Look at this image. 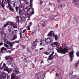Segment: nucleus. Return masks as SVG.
<instances>
[{"label":"nucleus","mask_w":79,"mask_h":79,"mask_svg":"<svg viewBox=\"0 0 79 79\" xmlns=\"http://www.w3.org/2000/svg\"><path fill=\"white\" fill-rule=\"evenodd\" d=\"M44 63V61L43 60H41V63Z\"/></svg>","instance_id":"nucleus-64"},{"label":"nucleus","mask_w":79,"mask_h":79,"mask_svg":"<svg viewBox=\"0 0 79 79\" xmlns=\"http://www.w3.org/2000/svg\"><path fill=\"white\" fill-rule=\"evenodd\" d=\"M53 54H54V52H52V54L50 55L49 56V57L48 58L49 60H52L53 58V57L55 56V55H54L53 56L52 58V57L53 56Z\"/></svg>","instance_id":"nucleus-13"},{"label":"nucleus","mask_w":79,"mask_h":79,"mask_svg":"<svg viewBox=\"0 0 79 79\" xmlns=\"http://www.w3.org/2000/svg\"><path fill=\"white\" fill-rule=\"evenodd\" d=\"M54 38L56 41V40H58V36H57L56 35H54Z\"/></svg>","instance_id":"nucleus-36"},{"label":"nucleus","mask_w":79,"mask_h":79,"mask_svg":"<svg viewBox=\"0 0 79 79\" xmlns=\"http://www.w3.org/2000/svg\"><path fill=\"white\" fill-rule=\"evenodd\" d=\"M11 77L12 79H19V76H15V74L14 73H12L11 75Z\"/></svg>","instance_id":"nucleus-6"},{"label":"nucleus","mask_w":79,"mask_h":79,"mask_svg":"<svg viewBox=\"0 0 79 79\" xmlns=\"http://www.w3.org/2000/svg\"><path fill=\"white\" fill-rule=\"evenodd\" d=\"M9 60H11V61H13V59L12 58H10Z\"/></svg>","instance_id":"nucleus-63"},{"label":"nucleus","mask_w":79,"mask_h":79,"mask_svg":"<svg viewBox=\"0 0 79 79\" xmlns=\"http://www.w3.org/2000/svg\"><path fill=\"white\" fill-rule=\"evenodd\" d=\"M56 72L57 73V74L58 75L57 76H60V73L59 72H58V71L57 70L56 71Z\"/></svg>","instance_id":"nucleus-32"},{"label":"nucleus","mask_w":79,"mask_h":79,"mask_svg":"<svg viewBox=\"0 0 79 79\" xmlns=\"http://www.w3.org/2000/svg\"><path fill=\"white\" fill-rule=\"evenodd\" d=\"M15 9L16 11L17 12H18V13H19V12H18V7H15Z\"/></svg>","instance_id":"nucleus-43"},{"label":"nucleus","mask_w":79,"mask_h":79,"mask_svg":"<svg viewBox=\"0 0 79 79\" xmlns=\"http://www.w3.org/2000/svg\"><path fill=\"white\" fill-rule=\"evenodd\" d=\"M56 50H57L58 53H63L65 55L66 53H68V50H69V48L67 47L64 48V49L63 48H59L58 49H56Z\"/></svg>","instance_id":"nucleus-2"},{"label":"nucleus","mask_w":79,"mask_h":79,"mask_svg":"<svg viewBox=\"0 0 79 79\" xmlns=\"http://www.w3.org/2000/svg\"><path fill=\"white\" fill-rule=\"evenodd\" d=\"M6 48L4 47H2L1 48V52L3 53H5L6 52Z\"/></svg>","instance_id":"nucleus-11"},{"label":"nucleus","mask_w":79,"mask_h":79,"mask_svg":"<svg viewBox=\"0 0 79 79\" xmlns=\"http://www.w3.org/2000/svg\"><path fill=\"white\" fill-rule=\"evenodd\" d=\"M6 2H7V3H9V0H6Z\"/></svg>","instance_id":"nucleus-57"},{"label":"nucleus","mask_w":79,"mask_h":79,"mask_svg":"<svg viewBox=\"0 0 79 79\" xmlns=\"http://www.w3.org/2000/svg\"><path fill=\"white\" fill-rule=\"evenodd\" d=\"M13 42L14 44H16L17 43H19V40L15 41L14 42Z\"/></svg>","instance_id":"nucleus-42"},{"label":"nucleus","mask_w":79,"mask_h":79,"mask_svg":"<svg viewBox=\"0 0 79 79\" xmlns=\"http://www.w3.org/2000/svg\"><path fill=\"white\" fill-rule=\"evenodd\" d=\"M43 3V2H42V1H41L40 3V5H41L42 4V3Z\"/></svg>","instance_id":"nucleus-54"},{"label":"nucleus","mask_w":79,"mask_h":79,"mask_svg":"<svg viewBox=\"0 0 79 79\" xmlns=\"http://www.w3.org/2000/svg\"><path fill=\"white\" fill-rule=\"evenodd\" d=\"M24 12L28 16H30V13H31V15L34 14V9H30V10H29L27 8H26L24 9Z\"/></svg>","instance_id":"nucleus-3"},{"label":"nucleus","mask_w":79,"mask_h":79,"mask_svg":"<svg viewBox=\"0 0 79 79\" xmlns=\"http://www.w3.org/2000/svg\"><path fill=\"white\" fill-rule=\"evenodd\" d=\"M50 52H44V53L45 54V55H48L50 54Z\"/></svg>","instance_id":"nucleus-37"},{"label":"nucleus","mask_w":79,"mask_h":79,"mask_svg":"<svg viewBox=\"0 0 79 79\" xmlns=\"http://www.w3.org/2000/svg\"><path fill=\"white\" fill-rule=\"evenodd\" d=\"M45 23H42V25H43V26H45Z\"/></svg>","instance_id":"nucleus-61"},{"label":"nucleus","mask_w":79,"mask_h":79,"mask_svg":"<svg viewBox=\"0 0 79 79\" xmlns=\"http://www.w3.org/2000/svg\"><path fill=\"white\" fill-rule=\"evenodd\" d=\"M14 71L16 74H18L19 73V69L17 68H15L14 69Z\"/></svg>","instance_id":"nucleus-18"},{"label":"nucleus","mask_w":79,"mask_h":79,"mask_svg":"<svg viewBox=\"0 0 79 79\" xmlns=\"http://www.w3.org/2000/svg\"><path fill=\"white\" fill-rule=\"evenodd\" d=\"M4 43H5L6 44H9L10 42V41L8 40L7 39H5L4 40Z\"/></svg>","instance_id":"nucleus-25"},{"label":"nucleus","mask_w":79,"mask_h":79,"mask_svg":"<svg viewBox=\"0 0 79 79\" xmlns=\"http://www.w3.org/2000/svg\"><path fill=\"white\" fill-rule=\"evenodd\" d=\"M60 43H58V42H53L51 44V45H52V47H60Z\"/></svg>","instance_id":"nucleus-4"},{"label":"nucleus","mask_w":79,"mask_h":79,"mask_svg":"<svg viewBox=\"0 0 79 79\" xmlns=\"http://www.w3.org/2000/svg\"><path fill=\"white\" fill-rule=\"evenodd\" d=\"M37 40H36L35 41H34L32 46V49H35V47H36V45H37Z\"/></svg>","instance_id":"nucleus-8"},{"label":"nucleus","mask_w":79,"mask_h":79,"mask_svg":"<svg viewBox=\"0 0 79 79\" xmlns=\"http://www.w3.org/2000/svg\"><path fill=\"white\" fill-rule=\"evenodd\" d=\"M41 79H43V78H44V77H43V76H41L40 77Z\"/></svg>","instance_id":"nucleus-62"},{"label":"nucleus","mask_w":79,"mask_h":79,"mask_svg":"<svg viewBox=\"0 0 79 79\" xmlns=\"http://www.w3.org/2000/svg\"><path fill=\"white\" fill-rule=\"evenodd\" d=\"M10 57L9 56H6V59L7 60H10Z\"/></svg>","instance_id":"nucleus-38"},{"label":"nucleus","mask_w":79,"mask_h":79,"mask_svg":"<svg viewBox=\"0 0 79 79\" xmlns=\"http://www.w3.org/2000/svg\"><path fill=\"white\" fill-rule=\"evenodd\" d=\"M46 42L45 40H43L41 41V43L40 44V45H42V46H45L46 45Z\"/></svg>","instance_id":"nucleus-10"},{"label":"nucleus","mask_w":79,"mask_h":79,"mask_svg":"<svg viewBox=\"0 0 79 79\" xmlns=\"http://www.w3.org/2000/svg\"><path fill=\"white\" fill-rule=\"evenodd\" d=\"M30 27L29 26L28 27V28H27V30H30Z\"/></svg>","instance_id":"nucleus-60"},{"label":"nucleus","mask_w":79,"mask_h":79,"mask_svg":"<svg viewBox=\"0 0 79 79\" xmlns=\"http://www.w3.org/2000/svg\"><path fill=\"white\" fill-rule=\"evenodd\" d=\"M34 34H35V32H33L32 33H31V35H34Z\"/></svg>","instance_id":"nucleus-50"},{"label":"nucleus","mask_w":79,"mask_h":79,"mask_svg":"<svg viewBox=\"0 0 79 79\" xmlns=\"http://www.w3.org/2000/svg\"><path fill=\"white\" fill-rule=\"evenodd\" d=\"M24 61H25V62H26V61H27V59H25L24 60Z\"/></svg>","instance_id":"nucleus-59"},{"label":"nucleus","mask_w":79,"mask_h":79,"mask_svg":"<svg viewBox=\"0 0 79 79\" xmlns=\"http://www.w3.org/2000/svg\"><path fill=\"white\" fill-rule=\"evenodd\" d=\"M7 63H8V64H11V62L10 60H9V61L7 62Z\"/></svg>","instance_id":"nucleus-49"},{"label":"nucleus","mask_w":79,"mask_h":79,"mask_svg":"<svg viewBox=\"0 0 79 79\" xmlns=\"http://www.w3.org/2000/svg\"><path fill=\"white\" fill-rule=\"evenodd\" d=\"M19 15H20L21 14V10H24V7L21 6H19Z\"/></svg>","instance_id":"nucleus-12"},{"label":"nucleus","mask_w":79,"mask_h":79,"mask_svg":"<svg viewBox=\"0 0 79 79\" xmlns=\"http://www.w3.org/2000/svg\"><path fill=\"white\" fill-rule=\"evenodd\" d=\"M69 55H70V58L71 60H70V61H72V60H73V52H69Z\"/></svg>","instance_id":"nucleus-14"},{"label":"nucleus","mask_w":79,"mask_h":79,"mask_svg":"<svg viewBox=\"0 0 79 79\" xmlns=\"http://www.w3.org/2000/svg\"><path fill=\"white\" fill-rule=\"evenodd\" d=\"M9 9L10 10L13 12H14V11H15V9H14L13 8L11 7L9 8Z\"/></svg>","instance_id":"nucleus-31"},{"label":"nucleus","mask_w":79,"mask_h":79,"mask_svg":"<svg viewBox=\"0 0 79 79\" xmlns=\"http://www.w3.org/2000/svg\"><path fill=\"white\" fill-rule=\"evenodd\" d=\"M76 55L77 56H79V52L77 51V52H76Z\"/></svg>","instance_id":"nucleus-44"},{"label":"nucleus","mask_w":79,"mask_h":79,"mask_svg":"<svg viewBox=\"0 0 79 79\" xmlns=\"http://www.w3.org/2000/svg\"><path fill=\"white\" fill-rule=\"evenodd\" d=\"M17 33H18V31L16 30H14L12 32V34L13 35H14V34H15V35H16V34H17Z\"/></svg>","instance_id":"nucleus-26"},{"label":"nucleus","mask_w":79,"mask_h":79,"mask_svg":"<svg viewBox=\"0 0 79 79\" xmlns=\"http://www.w3.org/2000/svg\"><path fill=\"white\" fill-rule=\"evenodd\" d=\"M9 24H10V22H6V23L4 24V26L5 27H6V26H8Z\"/></svg>","instance_id":"nucleus-27"},{"label":"nucleus","mask_w":79,"mask_h":79,"mask_svg":"<svg viewBox=\"0 0 79 79\" xmlns=\"http://www.w3.org/2000/svg\"><path fill=\"white\" fill-rule=\"evenodd\" d=\"M33 0H27L26 2V5H29L30 3H32Z\"/></svg>","instance_id":"nucleus-19"},{"label":"nucleus","mask_w":79,"mask_h":79,"mask_svg":"<svg viewBox=\"0 0 79 79\" xmlns=\"http://www.w3.org/2000/svg\"><path fill=\"white\" fill-rule=\"evenodd\" d=\"M26 31V29L23 30L22 32L23 33H24V32H25Z\"/></svg>","instance_id":"nucleus-55"},{"label":"nucleus","mask_w":79,"mask_h":79,"mask_svg":"<svg viewBox=\"0 0 79 79\" xmlns=\"http://www.w3.org/2000/svg\"><path fill=\"white\" fill-rule=\"evenodd\" d=\"M31 25H32V22H30L29 23L28 26L29 27H30V26H31Z\"/></svg>","instance_id":"nucleus-53"},{"label":"nucleus","mask_w":79,"mask_h":79,"mask_svg":"<svg viewBox=\"0 0 79 79\" xmlns=\"http://www.w3.org/2000/svg\"><path fill=\"white\" fill-rule=\"evenodd\" d=\"M54 35V33H53V32L52 31H51L50 32H49V33L48 34V36H50V37H53Z\"/></svg>","instance_id":"nucleus-16"},{"label":"nucleus","mask_w":79,"mask_h":79,"mask_svg":"<svg viewBox=\"0 0 79 79\" xmlns=\"http://www.w3.org/2000/svg\"><path fill=\"white\" fill-rule=\"evenodd\" d=\"M79 61H78L77 62H76L75 65L74 66V68H76L78 67V66L79 65Z\"/></svg>","instance_id":"nucleus-24"},{"label":"nucleus","mask_w":79,"mask_h":79,"mask_svg":"<svg viewBox=\"0 0 79 79\" xmlns=\"http://www.w3.org/2000/svg\"><path fill=\"white\" fill-rule=\"evenodd\" d=\"M73 72H72L71 73H70L69 74V76L70 77H71V76H73Z\"/></svg>","instance_id":"nucleus-40"},{"label":"nucleus","mask_w":79,"mask_h":79,"mask_svg":"<svg viewBox=\"0 0 79 79\" xmlns=\"http://www.w3.org/2000/svg\"><path fill=\"white\" fill-rule=\"evenodd\" d=\"M20 35V38H21V36H22V33H20L19 34Z\"/></svg>","instance_id":"nucleus-58"},{"label":"nucleus","mask_w":79,"mask_h":79,"mask_svg":"<svg viewBox=\"0 0 79 79\" xmlns=\"http://www.w3.org/2000/svg\"><path fill=\"white\" fill-rule=\"evenodd\" d=\"M10 27H11L10 25L8 26V31H9V32H11V28H10Z\"/></svg>","instance_id":"nucleus-39"},{"label":"nucleus","mask_w":79,"mask_h":79,"mask_svg":"<svg viewBox=\"0 0 79 79\" xmlns=\"http://www.w3.org/2000/svg\"><path fill=\"white\" fill-rule=\"evenodd\" d=\"M58 7L59 8H60L62 7L61 6V4H60V5H59L58 6Z\"/></svg>","instance_id":"nucleus-52"},{"label":"nucleus","mask_w":79,"mask_h":79,"mask_svg":"<svg viewBox=\"0 0 79 79\" xmlns=\"http://www.w3.org/2000/svg\"><path fill=\"white\" fill-rule=\"evenodd\" d=\"M4 47H6V48H9V45L6 44H4Z\"/></svg>","instance_id":"nucleus-33"},{"label":"nucleus","mask_w":79,"mask_h":79,"mask_svg":"<svg viewBox=\"0 0 79 79\" xmlns=\"http://www.w3.org/2000/svg\"><path fill=\"white\" fill-rule=\"evenodd\" d=\"M26 15L25 14H23L22 15V17L21 18L19 16H17L15 17L16 20L19 23L26 20Z\"/></svg>","instance_id":"nucleus-1"},{"label":"nucleus","mask_w":79,"mask_h":79,"mask_svg":"<svg viewBox=\"0 0 79 79\" xmlns=\"http://www.w3.org/2000/svg\"><path fill=\"white\" fill-rule=\"evenodd\" d=\"M11 66L13 67V68H15V66H16V64H15V63H13L11 64Z\"/></svg>","instance_id":"nucleus-35"},{"label":"nucleus","mask_w":79,"mask_h":79,"mask_svg":"<svg viewBox=\"0 0 79 79\" xmlns=\"http://www.w3.org/2000/svg\"><path fill=\"white\" fill-rule=\"evenodd\" d=\"M6 67V64L3 63L2 67L1 68V69H3L4 68Z\"/></svg>","instance_id":"nucleus-22"},{"label":"nucleus","mask_w":79,"mask_h":79,"mask_svg":"<svg viewBox=\"0 0 79 79\" xmlns=\"http://www.w3.org/2000/svg\"><path fill=\"white\" fill-rule=\"evenodd\" d=\"M4 71H7L9 74H10L12 71V70H11V69H8V68L6 67H4Z\"/></svg>","instance_id":"nucleus-7"},{"label":"nucleus","mask_w":79,"mask_h":79,"mask_svg":"<svg viewBox=\"0 0 79 79\" xmlns=\"http://www.w3.org/2000/svg\"><path fill=\"white\" fill-rule=\"evenodd\" d=\"M73 3L75 6H79V4H78V3L76 0H74V1L73 2Z\"/></svg>","instance_id":"nucleus-15"},{"label":"nucleus","mask_w":79,"mask_h":79,"mask_svg":"<svg viewBox=\"0 0 79 79\" xmlns=\"http://www.w3.org/2000/svg\"><path fill=\"white\" fill-rule=\"evenodd\" d=\"M4 3L5 2H4V0H2V4L1 5L3 9H5V5H4Z\"/></svg>","instance_id":"nucleus-21"},{"label":"nucleus","mask_w":79,"mask_h":79,"mask_svg":"<svg viewBox=\"0 0 79 79\" xmlns=\"http://www.w3.org/2000/svg\"><path fill=\"white\" fill-rule=\"evenodd\" d=\"M8 44L9 45L10 48H12V47H13V45H14V43H13V42H10L9 43V44Z\"/></svg>","instance_id":"nucleus-23"},{"label":"nucleus","mask_w":79,"mask_h":79,"mask_svg":"<svg viewBox=\"0 0 79 79\" xmlns=\"http://www.w3.org/2000/svg\"><path fill=\"white\" fill-rule=\"evenodd\" d=\"M27 52L29 53H31V50H29V49L27 50Z\"/></svg>","instance_id":"nucleus-46"},{"label":"nucleus","mask_w":79,"mask_h":79,"mask_svg":"<svg viewBox=\"0 0 79 79\" xmlns=\"http://www.w3.org/2000/svg\"><path fill=\"white\" fill-rule=\"evenodd\" d=\"M48 48L50 50H52V49H53V47H52V45H49L48 46Z\"/></svg>","instance_id":"nucleus-30"},{"label":"nucleus","mask_w":79,"mask_h":79,"mask_svg":"<svg viewBox=\"0 0 79 79\" xmlns=\"http://www.w3.org/2000/svg\"><path fill=\"white\" fill-rule=\"evenodd\" d=\"M76 77V75H75L72 77V78H75V77Z\"/></svg>","instance_id":"nucleus-45"},{"label":"nucleus","mask_w":79,"mask_h":79,"mask_svg":"<svg viewBox=\"0 0 79 79\" xmlns=\"http://www.w3.org/2000/svg\"><path fill=\"white\" fill-rule=\"evenodd\" d=\"M11 6V4L10 5V3L9 2L8 3V7H9V8H11L10 7Z\"/></svg>","instance_id":"nucleus-48"},{"label":"nucleus","mask_w":79,"mask_h":79,"mask_svg":"<svg viewBox=\"0 0 79 79\" xmlns=\"http://www.w3.org/2000/svg\"><path fill=\"white\" fill-rule=\"evenodd\" d=\"M17 38V35H15L14 36L13 38L12 39V40H14Z\"/></svg>","instance_id":"nucleus-29"},{"label":"nucleus","mask_w":79,"mask_h":79,"mask_svg":"<svg viewBox=\"0 0 79 79\" xmlns=\"http://www.w3.org/2000/svg\"><path fill=\"white\" fill-rule=\"evenodd\" d=\"M40 50H44V48H40Z\"/></svg>","instance_id":"nucleus-56"},{"label":"nucleus","mask_w":79,"mask_h":79,"mask_svg":"<svg viewBox=\"0 0 79 79\" xmlns=\"http://www.w3.org/2000/svg\"><path fill=\"white\" fill-rule=\"evenodd\" d=\"M15 2L14 1H12L11 2V6L12 8L15 7Z\"/></svg>","instance_id":"nucleus-20"},{"label":"nucleus","mask_w":79,"mask_h":79,"mask_svg":"<svg viewBox=\"0 0 79 79\" xmlns=\"http://www.w3.org/2000/svg\"><path fill=\"white\" fill-rule=\"evenodd\" d=\"M62 45L64 48L65 47H66V46L64 44H62Z\"/></svg>","instance_id":"nucleus-41"},{"label":"nucleus","mask_w":79,"mask_h":79,"mask_svg":"<svg viewBox=\"0 0 79 79\" xmlns=\"http://www.w3.org/2000/svg\"><path fill=\"white\" fill-rule=\"evenodd\" d=\"M27 5H29L28 6L27 8L28 10H30V9H34L33 8H31V6H32V2H31V3H30L29 4H27Z\"/></svg>","instance_id":"nucleus-17"},{"label":"nucleus","mask_w":79,"mask_h":79,"mask_svg":"<svg viewBox=\"0 0 79 79\" xmlns=\"http://www.w3.org/2000/svg\"><path fill=\"white\" fill-rule=\"evenodd\" d=\"M1 21H5V18H2L1 19Z\"/></svg>","instance_id":"nucleus-47"},{"label":"nucleus","mask_w":79,"mask_h":79,"mask_svg":"<svg viewBox=\"0 0 79 79\" xmlns=\"http://www.w3.org/2000/svg\"><path fill=\"white\" fill-rule=\"evenodd\" d=\"M65 6V4H61V6H62V7H63V6Z\"/></svg>","instance_id":"nucleus-51"},{"label":"nucleus","mask_w":79,"mask_h":79,"mask_svg":"<svg viewBox=\"0 0 79 79\" xmlns=\"http://www.w3.org/2000/svg\"><path fill=\"white\" fill-rule=\"evenodd\" d=\"M6 74L5 73L3 72L2 74V76H3V77H6Z\"/></svg>","instance_id":"nucleus-34"},{"label":"nucleus","mask_w":79,"mask_h":79,"mask_svg":"<svg viewBox=\"0 0 79 79\" xmlns=\"http://www.w3.org/2000/svg\"><path fill=\"white\" fill-rule=\"evenodd\" d=\"M10 26L11 27H13V28H17L18 27V25L12 22L10 23Z\"/></svg>","instance_id":"nucleus-9"},{"label":"nucleus","mask_w":79,"mask_h":79,"mask_svg":"<svg viewBox=\"0 0 79 79\" xmlns=\"http://www.w3.org/2000/svg\"><path fill=\"white\" fill-rule=\"evenodd\" d=\"M20 4H21L23 6H25V4H26V2H23V1H21L20 2Z\"/></svg>","instance_id":"nucleus-28"},{"label":"nucleus","mask_w":79,"mask_h":79,"mask_svg":"<svg viewBox=\"0 0 79 79\" xmlns=\"http://www.w3.org/2000/svg\"><path fill=\"white\" fill-rule=\"evenodd\" d=\"M52 38H48L47 39L45 40L46 41V43L47 44H50L52 43Z\"/></svg>","instance_id":"nucleus-5"}]
</instances>
